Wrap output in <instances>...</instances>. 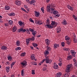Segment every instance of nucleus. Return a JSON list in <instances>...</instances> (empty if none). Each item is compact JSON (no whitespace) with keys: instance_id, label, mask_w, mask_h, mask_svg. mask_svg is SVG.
Segmentation results:
<instances>
[{"instance_id":"de8ad7c7","label":"nucleus","mask_w":77,"mask_h":77,"mask_svg":"<svg viewBox=\"0 0 77 77\" xmlns=\"http://www.w3.org/2000/svg\"><path fill=\"white\" fill-rule=\"evenodd\" d=\"M41 10L44 14V7H42L41 8Z\"/></svg>"},{"instance_id":"473e14b6","label":"nucleus","mask_w":77,"mask_h":77,"mask_svg":"<svg viewBox=\"0 0 77 77\" xmlns=\"http://www.w3.org/2000/svg\"><path fill=\"white\" fill-rule=\"evenodd\" d=\"M29 42H30V39H28L26 40V43L27 45H29Z\"/></svg>"},{"instance_id":"f8f14e48","label":"nucleus","mask_w":77,"mask_h":77,"mask_svg":"<svg viewBox=\"0 0 77 77\" xmlns=\"http://www.w3.org/2000/svg\"><path fill=\"white\" fill-rule=\"evenodd\" d=\"M45 41L47 46H48L50 45V41L48 39H46Z\"/></svg>"},{"instance_id":"9b49d317","label":"nucleus","mask_w":77,"mask_h":77,"mask_svg":"<svg viewBox=\"0 0 77 77\" xmlns=\"http://www.w3.org/2000/svg\"><path fill=\"white\" fill-rule=\"evenodd\" d=\"M61 75H62V73H61V72H58L55 75V77H61Z\"/></svg>"},{"instance_id":"393cba45","label":"nucleus","mask_w":77,"mask_h":77,"mask_svg":"<svg viewBox=\"0 0 77 77\" xmlns=\"http://www.w3.org/2000/svg\"><path fill=\"white\" fill-rule=\"evenodd\" d=\"M20 44L21 43H20V42L19 40H17L16 42V45H17V46H20Z\"/></svg>"},{"instance_id":"72a5a7b5","label":"nucleus","mask_w":77,"mask_h":77,"mask_svg":"<svg viewBox=\"0 0 77 77\" xmlns=\"http://www.w3.org/2000/svg\"><path fill=\"white\" fill-rule=\"evenodd\" d=\"M7 58L8 60H10V61H11L12 58V57L11 56H8V57Z\"/></svg>"},{"instance_id":"e2e57ef3","label":"nucleus","mask_w":77,"mask_h":77,"mask_svg":"<svg viewBox=\"0 0 77 77\" xmlns=\"http://www.w3.org/2000/svg\"><path fill=\"white\" fill-rule=\"evenodd\" d=\"M59 62H61L62 61V58H60L59 59Z\"/></svg>"},{"instance_id":"2f4dec72","label":"nucleus","mask_w":77,"mask_h":77,"mask_svg":"<svg viewBox=\"0 0 77 77\" xmlns=\"http://www.w3.org/2000/svg\"><path fill=\"white\" fill-rule=\"evenodd\" d=\"M8 15L9 16H15V13L12 12L11 14H8Z\"/></svg>"},{"instance_id":"3c124183","label":"nucleus","mask_w":77,"mask_h":77,"mask_svg":"<svg viewBox=\"0 0 77 77\" xmlns=\"http://www.w3.org/2000/svg\"><path fill=\"white\" fill-rule=\"evenodd\" d=\"M32 63L33 65H37V63L35 62H32Z\"/></svg>"},{"instance_id":"bb28decb","label":"nucleus","mask_w":77,"mask_h":77,"mask_svg":"<svg viewBox=\"0 0 77 77\" xmlns=\"http://www.w3.org/2000/svg\"><path fill=\"white\" fill-rule=\"evenodd\" d=\"M46 48H47V51H50V50H51V48L50 47H48V46H47L46 47Z\"/></svg>"},{"instance_id":"39448f33","label":"nucleus","mask_w":77,"mask_h":77,"mask_svg":"<svg viewBox=\"0 0 77 77\" xmlns=\"http://www.w3.org/2000/svg\"><path fill=\"white\" fill-rule=\"evenodd\" d=\"M53 68L54 69H59V66L56 64V63H54V65L53 66Z\"/></svg>"},{"instance_id":"5fc2aeb1","label":"nucleus","mask_w":77,"mask_h":77,"mask_svg":"<svg viewBox=\"0 0 77 77\" xmlns=\"http://www.w3.org/2000/svg\"><path fill=\"white\" fill-rule=\"evenodd\" d=\"M21 10L23 11H24L25 12H26L27 13H28V12L26 11V10H25L23 8H21Z\"/></svg>"},{"instance_id":"a18cd8bd","label":"nucleus","mask_w":77,"mask_h":77,"mask_svg":"<svg viewBox=\"0 0 77 77\" xmlns=\"http://www.w3.org/2000/svg\"><path fill=\"white\" fill-rule=\"evenodd\" d=\"M29 32H34V30L33 29H32L30 28H29Z\"/></svg>"},{"instance_id":"a211bd4d","label":"nucleus","mask_w":77,"mask_h":77,"mask_svg":"<svg viewBox=\"0 0 77 77\" xmlns=\"http://www.w3.org/2000/svg\"><path fill=\"white\" fill-rule=\"evenodd\" d=\"M47 10L48 12H50V6L49 5L47 6Z\"/></svg>"},{"instance_id":"c03bdc74","label":"nucleus","mask_w":77,"mask_h":77,"mask_svg":"<svg viewBox=\"0 0 77 77\" xmlns=\"http://www.w3.org/2000/svg\"><path fill=\"white\" fill-rule=\"evenodd\" d=\"M29 20L30 22H31V23H34V21L32 20V18H30L29 19Z\"/></svg>"},{"instance_id":"412c9836","label":"nucleus","mask_w":77,"mask_h":77,"mask_svg":"<svg viewBox=\"0 0 77 77\" xmlns=\"http://www.w3.org/2000/svg\"><path fill=\"white\" fill-rule=\"evenodd\" d=\"M59 47V45L58 44H55L54 45V48H57Z\"/></svg>"},{"instance_id":"ddd939ff","label":"nucleus","mask_w":77,"mask_h":77,"mask_svg":"<svg viewBox=\"0 0 77 77\" xmlns=\"http://www.w3.org/2000/svg\"><path fill=\"white\" fill-rule=\"evenodd\" d=\"M18 23L19 26H24V23H23L21 21H18Z\"/></svg>"},{"instance_id":"bf43d9fd","label":"nucleus","mask_w":77,"mask_h":77,"mask_svg":"<svg viewBox=\"0 0 77 77\" xmlns=\"http://www.w3.org/2000/svg\"><path fill=\"white\" fill-rule=\"evenodd\" d=\"M74 66L75 67H77V63H74Z\"/></svg>"},{"instance_id":"423d86ee","label":"nucleus","mask_w":77,"mask_h":77,"mask_svg":"<svg viewBox=\"0 0 77 77\" xmlns=\"http://www.w3.org/2000/svg\"><path fill=\"white\" fill-rule=\"evenodd\" d=\"M35 23L36 24H38V25H41V24H43L41 20H36L35 21Z\"/></svg>"},{"instance_id":"1a4fd4ad","label":"nucleus","mask_w":77,"mask_h":77,"mask_svg":"<svg viewBox=\"0 0 77 77\" xmlns=\"http://www.w3.org/2000/svg\"><path fill=\"white\" fill-rule=\"evenodd\" d=\"M35 15L36 17H39L40 15V13L38 11H35Z\"/></svg>"},{"instance_id":"aec40b11","label":"nucleus","mask_w":77,"mask_h":77,"mask_svg":"<svg viewBox=\"0 0 77 77\" xmlns=\"http://www.w3.org/2000/svg\"><path fill=\"white\" fill-rule=\"evenodd\" d=\"M35 58V55L34 54H32L31 55V59L32 60H33Z\"/></svg>"},{"instance_id":"f03ea898","label":"nucleus","mask_w":77,"mask_h":77,"mask_svg":"<svg viewBox=\"0 0 77 77\" xmlns=\"http://www.w3.org/2000/svg\"><path fill=\"white\" fill-rule=\"evenodd\" d=\"M21 67L22 68H24L27 65V61L26 60H24L21 63Z\"/></svg>"},{"instance_id":"4c0bfd02","label":"nucleus","mask_w":77,"mask_h":77,"mask_svg":"<svg viewBox=\"0 0 77 77\" xmlns=\"http://www.w3.org/2000/svg\"><path fill=\"white\" fill-rule=\"evenodd\" d=\"M32 45L34 46V47H37L38 45L36 43H33Z\"/></svg>"},{"instance_id":"4d7b16f0","label":"nucleus","mask_w":77,"mask_h":77,"mask_svg":"<svg viewBox=\"0 0 77 77\" xmlns=\"http://www.w3.org/2000/svg\"><path fill=\"white\" fill-rule=\"evenodd\" d=\"M46 69H47V68L44 67L43 69V71H45V70H46Z\"/></svg>"},{"instance_id":"c85d7f7f","label":"nucleus","mask_w":77,"mask_h":77,"mask_svg":"<svg viewBox=\"0 0 77 77\" xmlns=\"http://www.w3.org/2000/svg\"><path fill=\"white\" fill-rule=\"evenodd\" d=\"M46 25H47L48 24H50V20H49V19H48L47 20L46 22Z\"/></svg>"},{"instance_id":"5701e85b","label":"nucleus","mask_w":77,"mask_h":77,"mask_svg":"<svg viewBox=\"0 0 77 77\" xmlns=\"http://www.w3.org/2000/svg\"><path fill=\"white\" fill-rule=\"evenodd\" d=\"M5 10L9 11L10 9V7L8 5H6L5 8Z\"/></svg>"},{"instance_id":"7ed1b4c3","label":"nucleus","mask_w":77,"mask_h":77,"mask_svg":"<svg viewBox=\"0 0 77 77\" xmlns=\"http://www.w3.org/2000/svg\"><path fill=\"white\" fill-rule=\"evenodd\" d=\"M52 62V60L50 59L48 56L47 57L45 58V63H51Z\"/></svg>"},{"instance_id":"49530a36","label":"nucleus","mask_w":77,"mask_h":77,"mask_svg":"<svg viewBox=\"0 0 77 77\" xmlns=\"http://www.w3.org/2000/svg\"><path fill=\"white\" fill-rule=\"evenodd\" d=\"M66 43L68 45H70V43H71V41L69 40L67 41Z\"/></svg>"},{"instance_id":"b1692460","label":"nucleus","mask_w":77,"mask_h":77,"mask_svg":"<svg viewBox=\"0 0 77 77\" xmlns=\"http://www.w3.org/2000/svg\"><path fill=\"white\" fill-rule=\"evenodd\" d=\"M21 75L22 76H24V69H23L21 71Z\"/></svg>"},{"instance_id":"37998d69","label":"nucleus","mask_w":77,"mask_h":77,"mask_svg":"<svg viewBox=\"0 0 77 77\" xmlns=\"http://www.w3.org/2000/svg\"><path fill=\"white\" fill-rule=\"evenodd\" d=\"M53 13V14L56 15V14H57L58 13V11H54Z\"/></svg>"},{"instance_id":"4be33fe9","label":"nucleus","mask_w":77,"mask_h":77,"mask_svg":"<svg viewBox=\"0 0 77 77\" xmlns=\"http://www.w3.org/2000/svg\"><path fill=\"white\" fill-rule=\"evenodd\" d=\"M49 53H50V52L47 50H46L45 51H44V55H45V56H47V55H48V54H49Z\"/></svg>"},{"instance_id":"e433bc0d","label":"nucleus","mask_w":77,"mask_h":77,"mask_svg":"<svg viewBox=\"0 0 77 77\" xmlns=\"http://www.w3.org/2000/svg\"><path fill=\"white\" fill-rule=\"evenodd\" d=\"M15 62H12V63L11 64V68H12L13 67V66L15 65Z\"/></svg>"},{"instance_id":"6ab92c4d","label":"nucleus","mask_w":77,"mask_h":77,"mask_svg":"<svg viewBox=\"0 0 77 77\" xmlns=\"http://www.w3.org/2000/svg\"><path fill=\"white\" fill-rule=\"evenodd\" d=\"M7 48L5 46H2L1 47V50H7Z\"/></svg>"},{"instance_id":"69168bd1","label":"nucleus","mask_w":77,"mask_h":77,"mask_svg":"<svg viewBox=\"0 0 77 77\" xmlns=\"http://www.w3.org/2000/svg\"><path fill=\"white\" fill-rule=\"evenodd\" d=\"M56 17H60V14H58L56 15Z\"/></svg>"},{"instance_id":"603ef678","label":"nucleus","mask_w":77,"mask_h":77,"mask_svg":"<svg viewBox=\"0 0 77 77\" xmlns=\"http://www.w3.org/2000/svg\"><path fill=\"white\" fill-rule=\"evenodd\" d=\"M32 74H35V70H32Z\"/></svg>"},{"instance_id":"20e7f679","label":"nucleus","mask_w":77,"mask_h":77,"mask_svg":"<svg viewBox=\"0 0 77 77\" xmlns=\"http://www.w3.org/2000/svg\"><path fill=\"white\" fill-rule=\"evenodd\" d=\"M71 66L70 65H67V68L66 69V72H70V68H71Z\"/></svg>"},{"instance_id":"6e6552de","label":"nucleus","mask_w":77,"mask_h":77,"mask_svg":"<svg viewBox=\"0 0 77 77\" xmlns=\"http://www.w3.org/2000/svg\"><path fill=\"white\" fill-rule=\"evenodd\" d=\"M45 26L46 28H49V29H53V26H52L51 24L45 25Z\"/></svg>"},{"instance_id":"6e6d98bb","label":"nucleus","mask_w":77,"mask_h":77,"mask_svg":"<svg viewBox=\"0 0 77 77\" xmlns=\"http://www.w3.org/2000/svg\"><path fill=\"white\" fill-rule=\"evenodd\" d=\"M75 43H77V39H76V38H75L74 40L73 41Z\"/></svg>"},{"instance_id":"13d9d810","label":"nucleus","mask_w":77,"mask_h":77,"mask_svg":"<svg viewBox=\"0 0 77 77\" xmlns=\"http://www.w3.org/2000/svg\"><path fill=\"white\" fill-rule=\"evenodd\" d=\"M45 61V58L42 60V63H44Z\"/></svg>"},{"instance_id":"c756f323","label":"nucleus","mask_w":77,"mask_h":77,"mask_svg":"<svg viewBox=\"0 0 77 77\" xmlns=\"http://www.w3.org/2000/svg\"><path fill=\"white\" fill-rule=\"evenodd\" d=\"M8 23L10 25V26H12V24H13V21L12 20H10L8 21Z\"/></svg>"},{"instance_id":"0eeeda50","label":"nucleus","mask_w":77,"mask_h":77,"mask_svg":"<svg viewBox=\"0 0 77 77\" xmlns=\"http://www.w3.org/2000/svg\"><path fill=\"white\" fill-rule=\"evenodd\" d=\"M51 25L53 26V27H56L57 26V23H56V22L54 21H51Z\"/></svg>"},{"instance_id":"a878e982","label":"nucleus","mask_w":77,"mask_h":77,"mask_svg":"<svg viewBox=\"0 0 77 77\" xmlns=\"http://www.w3.org/2000/svg\"><path fill=\"white\" fill-rule=\"evenodd\" d=\"M70 39V38L68 37V36L66 35L65 37V40L66 41H68V40H69Z\"/></svg>"},{"instance_id":"052dcab7","label":"nucleus","mask_w":77,"mask_h":77,"mask_svg":"<svg viewBox=\"0 0 77 77\" xmlns=\"http://www.w3.org/2000/svg\"><path fill=\"white\" fill-rule=\"evenodd\" d=\"M65 50L66 51H69V49L67 48H65Z\"/></svg>"},{"instance_id":"9d476101","label":"nucleus","mask_w":77,"mask_h":77,"mask_svg":"<svg viewBox=\"0 0 77 77\" xmlns=\"http://www.w3.org/2000/svg\"><path fill=\"white\" fill-rule=\"evenodd\" d=\"M70 53L72 54L74 56V57H75V54H76V52H75V51L74 50H71L70 51Z\"/></svg>"},{"instance_id":"774afa93","label":"nucleus","mask_w":77,"mask_h":77,"mask_svg":"<svg viewBox=\"0 0 77 77\" xmlns=\"http://www.w3.org/2000/svg\"><path fill=\"white\" fill-rule=\"evenodd\" d=\"M11 77H15V75L14 74L12 75L11 76Z\"/></svg>"},{"instance_id":"f704fd0d","label":"nucleus","mask_w":77,"mask_h":77,"mask_svg":"<svg viewBox=\"0 0 77 77\" xmlns=\"http://www.w3.org/2000/svg\"><path fill=\"white\" fill-rule=\"evenodd\" d=\"M32 34L34 36H35V35L36 34V31H34L32 32Z\"/></svg>"},{"instance_id":"680f3d73","label":"nucleus","mask_w":77,"mask_h":77,"mask_svg":"<svg viewBox=\"0 0 77 77\" xmlns=\"http://www.w3.org/2000/svg\"><path fill=\"white\" fill-rule=\"evenodd\" d=\"M73 61L75 62V63H77V60H76L75 59H73Z\"/></svg>"},{"instance_id":"8fccbe9b","label":"nucleus","mask_w":77,"mask_h":77,"mask_svg":"<svg viewBox=\"0 0 77 77\" xmlns=\"http://www.w3.org/2000/svg\"><path fill=\"white\" fill-rule=\"evenodd\" d=\"M4 25L5 27H8V26H9V24L8 23H5L4 24Z\"/></svg>"},{"instance_id":"f3484780","label":"nucleus","mask_w":77,"mask_h":77,"mask_svg":"<svg viewBox=\"0 0 77 77\" xmlns=\"http://www.w3.org/2000/svg\"><path fill=\"white\" fill-rule=\"evenodd\" d=\"M67 7L70 10V11H73L74 10V8H73V7H72L69 5H68Z\"/></svg>"},{"instance_id":"0e129e2a","label":"nucleus","mask_w":77,"mask_h":77,"mask_svg":"<svg viewBox=\"0 0 77 77\" xmlns=\"http://www.w3.org/2000/svg\"><path fill=\"white\" fill-rule=\"evenodd\" d=\"M50 1V0H46V2L47 3H49Z\"/></svg>"},{"instance_id":"4468645a","label":"nucleus","mask_w":77,"mask_h":77,"mask_svg":"<svg viewBox=\"0 0 77 77\" xmlns=\"http://www.w3.org/2000/svg\"><path fill=\"white\" fill-rule=\"evenodd\" d=\"M16 5H18V6H20L21 5V1H16L15 2Z\"/></svg>"},{"instance_id":"864d4df0","label":"nucleus","mask_w":77,"mask_h":77,"mask_svg":"<svg viewBox=\"0 0 77 77\" xmlns=\"http://www.w3.org/2000/svg\"><path fill=\"white\" fill-rule=\"evenodd\" d=\"M67 58H68V59H70L72 58V56H71V55H69L67 57Z\"/></svg>"},{"instance_id":"f257e3e1","label":"nucleus","mask_w":77,"mask_h":77,"mask_svg":"<svg viewBox=\"0 0 77 77\" xmlns=\"http://www.w3.org/2000/svg\"><path fill=\"white\" fill-rule=\"evenodd\" d=\"M23 29V28H20L19 29H18L17 31L18 32H22V33H24V32H29V29Z\"/></svg>"},{"instance_id":"338daca9","label":"nucleus","mask_w":77,"mask_h":77,"mask_svg":"<svg viewBox=\"0 0 77 77\" xmlns=\"http://www.w3.org/2000/svg\"><path fill=\"white\" fill-rule=\"evenodd\" d=\"M58 65L60 66H62V64H61V63H58Z\"/></svg>"},{"instance_id":"09e8293b","label":"nucleus","mask_w":77,"mask_h":77,"mask_svg":"<svg viewBox=\"0 0 77 77\" xmlns=\"http://www.w3.org/2000/svg\"><path fill=\"white\" fill-rule=\"evenodd\" d=\"M65 44L64 42H62L61 43V45L62 47H64L65 46Z\"/></svg>"},{"instance_id":"dca6fc26","label":"nucleus","mask_w":77,"mask_h":77,"mask_svg":"<svg viewBox=\"0 0 77 77\" xmlns=\"http://www.w3.org/2000/svg\"><path fill=\"white\" fill-rule=\"evenodd\" d=\"M62 24L63 25L66 26L67 24V22L65 20H63L62 22Z\"/></svg>"},{"instance_id":"ea45409f","label":"nucleus","mask_w":77,"mask_h":77,"mask_svg":"<svg viewBox=\"0 0 77 77\" xmlns=\"http://www.w3.org/2000/svg\"><path fill=\"white\" fill-rule=\"evenodd\" d=\"M5 64L9 66L10 65V64H11V63L7 61L6 62Z\"/></svg>"},{"instance_id":"58836bf2","label":"nucleus","mask_w":77,"mask_h":77,"mask_svg":"<svg viewBox=\"0 0 77 77\" xmlns=\"http://www.w3.org/2000/svg\"><path fill=\"white\" fill-rule=\"evenodd\" d=\"M73 18H74V19L75 20H76V21H77V16H75V15H73L72 16Z\"/></svg>"},{"instance_id":"a19ab883","label":"nucleus","mask_w":77,"mask_h":77,"mask_svg":"<svg viewBox=\"0 0 77 77\" xmlns=\"http://www.w3.org/2000/svg\"><path fill=\"white\" fill-rule=\"evenodd\" d=\"M59 29L57 30V33H60L61 32V28H59Z\"/></svg>"},{"instance_id":"79ce46f5","label":"nucleus","mask_w":77,"mask_h":77,"mask_svg":"<svg viewBox=\"0 0 77 77\" xmlns=\"http://www.w3.org/2000/svg\"><path fill=\"white\" fill-rule=\"evenodd\" d=\"M21 48L20 47H17L15 48V50L17 51V50H20Z\"/></svg>"},{"instance_id":"c9c22d12","label":"nucleus","mask_w":77,"mask_h":77,"mask_svg":"<svg viewBox=\"0 0 77 77\" xmlns=\"http://www.w3.org/2000/svg\"><path fill=\"white\" fill-rule=\"evenodd\" d=\"M29 39L30 41H33L35 40V37L32 36V38H30Z\"/></svg>"},{"instance_id":"cd10ccee","label":"nucleus","mask_w":77,"mask_h":77,"mask_svg":"<svg viewBox=\"0 0 77 77\" xmlns=\"http://www.w3.org/2000/svg\"><path fill=\"white\" fill-rule=\"evenodd\" d=\"M17 29L16 26H14L13 28V32H15L17 30Z\"/></svg>"},{"instance_id":"7c9ffc66","label":"nucleus","mask_w":77,"mask_h":77,"mask_svg":"<svg viewBox=\"0 0 77 77\" xmlns=\"http://www.w3.org/2000/svg\"><path fill=\"white\" fill-rule=\"evenodd\" d=\"M26 54V52L22 53L20 55L21 57H23V56H25Z\"/></svg>"},{"instance_id":"2eb2a0df","label":"nucleus","mask_w":77,"mask_h":77,"mask_svg":"<svg viewBox=\"0 0 77 77\" xmlns=\"http://www.w3.org/2000/svg\"><path fill=\"white\" fill-rule=\"evenodd\" d=\"M5 70L8 73L10 71V67L9 66H6L5 67Z\"/></svg>"}]
</instances>
